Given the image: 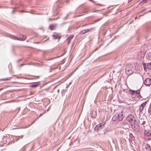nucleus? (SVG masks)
<instances>
[{"label":"nucleus","instance_id":"nucleus-1","mask_svg":"<svg viewBox=\"0 0 151 151\" xmlns=\"http://www.w3.org/2000/svg\"><path fill=\"white\" fill-rule=\"evenodd\" d=\"M140 66L139 65L136 63L133 65H128L126 68L125 73L127 75H129L132 74L134 70L137 71L139 69Z\"/></svg>","mask_w":151,"mask_h":151},{"label":"nucleus","instance_id":"nucleus-2","mask_svg":"<svg viewBox=\"0 0 151 151\" xmlns=\"http://www.w3.org/2000/svg\"><path fill=\"white\" fill-rule=\"evenodd\" d=\"M124 117L123 111H122L115 114V115L113 116L112 118V120L114 121L118 120L120 121L122 120Z\"/></svg>","mask_w":151,"mask_h":151},{"label":"nucleus","instance_id":"nucleus-3","mask_svg":"<svg viewBox=\"0 0 151 151\" xmlns=\"http://www.w3.org/2000/svg\"><path fill=\"white\" fill-rule=\"evenodd\" d=\"M126 119L132 125L135 124L136 119L133 115H129L127 117Z\"/></svg>","mask_w":151,"mask_h":151},{"label":"nucleus","instance_id":"nucleus-4","mask_svg":"<svg viewBox=\"0 0 151 151\" xmlns=\"http://www.w3.org/2000/svg\"><path fill=\"white\" fill-rule=\"evenodd\" d=\"M147 128H145V135L146 137L149 136L151 135V128L150 126H148Z\"/></svg>","mask_w":151,"mask_h":151},{"label":"nucleus","instance_id":"nucleus-5","mask_svg":"<svg viewBox=\"0 0 151 151\" xmlns=\"http://www.w3.org/2000/svg\"><path fill=\"white\" fill-rule=\"evenodd\" d=\"M143 66L145 70L147 68L149 69H151V62L147 64L144 63Z\"/></svg>","mask_w":151,"mask_h":151},{"label":"nucleus","instance_id":"nucleus-6","mask_svg":"<svg viewBox=\"0 0 151 151\" xmlns=\"http://www.w3.org/2000/svg\"><path fill=\"white\" fill-rule=\"evenodd\" d=\"M144 83L146 86L151 85V79L149 78H146L144 81Z\"/></svg>","mask_w":151,"mask_h":151},{"label":"nucleus","instance_id":"nucleus-7","mask_svg":"<svg viewBox=\"0 0 151 151\" xmlns=\"http://www.w3.org/2000/svg\"><path fill=\"white\" fill-rule=\"evenodd\" d=\"M104 125L102 124H100L97 125L96 126V128H97V130H99L101 129L102 128H104Z\"/></svg>","mask_w":151,"mask_h":151},{"label":"nucleus","instance_id":"nucleus-8","mask_svg":"<svg viewBox=\"0 0 151 151\" xmlns=\"http://www.w3.org/2000/svg\"><path fill=\"white\" fill-rule=\"evenodd\" d=\"M26 38V37L25 36L23 35H21L19 38H18L17 37H16L14 38L15 39H17V40L23 41Z\"/></svg>","mask_w":151,"mask_h":151},{"label":"nucleus","instance_id":"nucleus-9","mask_svg":"<svg viewBox=\"0 0 151 151\" xmlns=\"http://www.w3.org/2000/svg\"><path fill=\"white\" fill-rule=\"evenodd\" d=\"M139 95V94L138 93H134L132 94V98H134L136 99L138 97Z\"/></svg>","mask_w":151,"mask_h":151},{"label":"nucleus","instance_id":"nucleus-10","mask_svg":"<svg viewBox=\"0 0 151 151\" xmlns=\"http://www.w3.org/2000/svg\"><path fill=\"white\" fill-rule=\"evenodd\" d=\"M146 102H145L143 103L142 104L139 108V109L140 110H142L145 106L146 105Z\"/></svg>","mask_w":151,"mask_h":151},{"label":"nucleus","instance_id":"nucleus-11","mask_svg":"<svg viewBox=\"0 0 151 151\" xmlns=\"http://www.w3.org/2000/svg\"><path fill=\"white\" fill-rule=\"evenodd\" d=\"M141 53H139V54H140V55H139V56L138 57V58L139 59H142L143 57H144V54H141Z\"/></svg>","mask_w":151,"mask_h":151},{"label":"nucleus","instance_id":"nucleus-12","mask_svg":"<svg viewBox=\"0 0 151 151\" xmlns=\"http://www.w3.org/2000/svg\"><path fill=\"white\" fill-rule=\"evenodd\" d=\"M53 36L55 39H59L60 38V36L59 35L57 34L53 35Z\"/></svg>","mask_w":151,"mask_h":151},{"label":"nucleus","instance_id":"nucleus-13","mask_svg":"<svg viewBox=\"0 0 151 151\" xmlns=\"http://www.w3.org/2000/svg\"><path fill=\"white\" fill-rule=\"evenodd\" d=\"M55 27V26L53 25H51L49 27L50 29L51 30H53L54 29Z\"/></svg>","mask_w":151,"mask_h":151},{"label":"nucleus","instance_id":"nucleus-14","mask_svg":"<svg viewBox=\"0 0 151 151\" xmlns=\"http://www.w3.org/2000/svg\"><path fill=\"white\" fill-rule=\"evenodd\" d=\"M88 32L87 30H82L81 32V34H84V33L87 32Z\"/></svg>","mask_w":151,"mask_h":151},{"label":"nucleus","instance_id":"nucleus-15","mask_svg":"<svg viewBox=\"0 0 151 151\" xmlns=\"http://www.w3.org/2000/svg\"><path fill=\"white\" fill-rule=\"evenodd\" d=\"M150 58H149V57L147 56V58L149 60L151 59V54H150Z\"/></svg>","mask_w":151,"mask_h":151},{"label":"nucleus","instance_id":"nucleus-16","mask_svg":"<svg viewBox=\"0 0 151 151\" xmlns=\"http://www.w3.org/2000/svg\"><path fill=\"white\" fill-rule=\"evenodd\" d=\"M73 36H70L69 38H70V39H72L73 37Z\"/></svg>","mask_w":151,"mask_h":151}]
</instances>
